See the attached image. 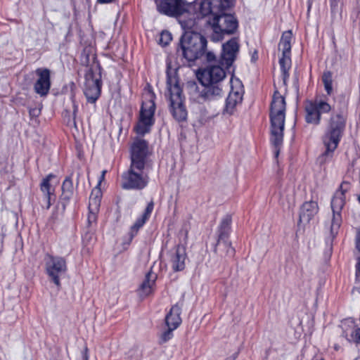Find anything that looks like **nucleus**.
<instances>
[{
	"mask_svg": "<svg viewBox=\"0 0 360 360\" xmlns=\"http://www.w3.org/2000/svg\"><path fill=\"white\" fill-rule=\"evenodd\" d=\"M232 4L231 0H201L195 4L200 15L208 16L207 22L211 27V37L214 41L221 40L226 34L234 33L238 27L234 16L225 13Z\"/></svg>",
	"mask_w": 360,
	"mask_h": 360,
	"instance_id": "nucleus-1",
	"label": "nucleus"
},
{
	"mask_svg": "<svg viewBox=\"0 0 360 360\" xmlns=\"http://www.w3.org/2000/svg\"><path fill=\"white\" fill-rule=\"evenodd\" d=\"M285 101L278 91L275 90L270 107L271 142L275 148V155L279 154L283 143L285 125Z\"/></svg>",
	"mask_w": 360,
	"mask_h": 360,
	"instance_id": "nucleus-2",
	"label": "nucleus"
},
{
	"mask_svg": "<svg viewBox=\"0 0 360 360\" xmlns=\"http://www.w3.org/2000/svg\"><path fill=\"white\" fill-rule=\"evenodd\" d=\"M346 117L340 113H333L327 120L322 141L326 151L324 155H330L338 148L346 127Z\"/></svg>",
	"mask_w": 360,
	"mask_h": 360,
	"instance_id": "nucleus-3",
	"label": "nucleus"
},
{
	"mask_svg": "<svg viewBox=\"0 0 360 360\" xmlns=\"http://www.w3.org/2000/svg\"><path fill=\"white\" fill-rule=\"evenodd\" d=\"M180 45L184 57L188 61H194L205 53L207 40L198 32H186L181 38Z\"/></svg>",
	"mask_w": 360,
	"mask_h": 360,
	"instance_id": "nucleus-4",
	"label": "nucleus"
},
{
	"mask_svg": "<svg viewBox=\"0 0 360 360\" xmlns=\"http://www.w3.org/2000/svg\"><path fill=\"white\" fill-rule=\"evenodd\" d=\"M167 87L171 113L179 122L185 120L187 111L184 105L182 90L175 75H171L167 73Z\"/></svg>",
	"mask_w": 360,
	"mask_h": 360,
	"instance_id": "nucleus-5",
	"label": "nucleus"
},
{
	"mask_svg": "<svg viewBox=\"0 0 360 360\" xmlns=\"http://www.w3.org/2000/svg\"><path fill=\"white\" fill-rule=\"evenodd\" d=\"M154 98V94L150 91L145 94V100L142 103L139 119L134 127L136 132L139 135L143 136L148 133L154 124V113L155 110Z\"/></svg>",
	"mask_w": 360,
	"mask_h": 360,
	"instance_id": "nucleus-6",
	"label": "nucleus"
},
{
	"mask_svg": "<svg viewBox=\"0 0 360 360\" xmlns=\"http://www.w3.org/2000/svg\"><path fill=\"white\" fill-rule=\"evenodd\" d=\"M349 188V184L343 182L340 185V190L335 192L331 200L333 218L330 225V233L332 239L338 234L342 223L341 210L345 202V193L347 191Z\"/></svg>",
	"mask_w": 360,
	"mask_h": 360,
	"instance_id": "nucleus-7",
	"label": "nucleus"
},
{
	"mask_svg": "<svg viewBox=\"0 0 360 360\" xmlns=\"http://www.w3.org/2000/svg\"><path fill=\"white\" fill-rule=\"evenodd\" d=\"M150 155V152L147 141L140 138L134 139L130 147L131 164L133 167L139 169L148 167Z\"/></svg>",
	"mask_w": 360,
	"mask_h": 360,
	"instance_id": "nucleus-8",
	"label": "nucleus"
},
{
	"mask_svg": "<svg viewBox=\"0 0 360 360\" xmlns=\"http://www.w3.org/2000/svg\"><path fill=\"white\" fill-rule=\"evenodd\" d=\"M291 31H287L283 33L278 49L282 51V56L279 59V64L282 72L283 84L285 87L287 80L289 77V70L291 65L290 50H291Z\"/></svg>",
	"mask_w": 360,
	"mask_h": 360,
	"instance_id": "nucleus-9",
	"label": "nucleus"
},
{
	"mask_svg": "<svg viewBox=\"0 0 360 360\" xmlns=\"http://www.w3.org/2000/svg\"><path fill=\"white\" fill-rule=\"evenodd\" d=\"M228 68L221 63L208 64L205 68L198 70L197 77L203 86L221 83L226 77V70Z\"/></svg>",
	"mask_w": 360,
	"mask_h": 360,
	"instance_id": "nucleus-10",
	"label": "nucleus"
},
{
	"mask_svg": "<svg viewBox=\"0 0 360 360\" xmlns=\"http://www.w3.org/2000/svg\"><path fill=\"white\" fill-rule=\"evenodd\" d=\"M145 170L134 168L131 164L129 169L122 174V187L126 189H142L146 187L148 176Z\"/></svg>",
	"mask_w": 360,
	"mask_h": 360,
	"instance_id": "nucleus-11",
	"label": "nucleus"
},
{
	"mask_svg": "<svg viewBox=\"0 0 360 360\" xmlns=\"http://www.w3.org/2000/svg\"><path fill=\"white\" fill-rule=\"evenodd\" d=\"M331 105L321 99H315L305 105V120L309 124L319 125L321 120V114L328 113Z\"/></svg>",
	"mask_w": 360,
	"mask_h": 360,
	"instance_id": "nucleus-12",
	"label": "nucleus"
},
{
	"mask_svg": "<svg viewBox=\"0 0 360 360\" xmlns=\"http://www.w3.org/2000/svg\"><path fill=\"white\" fill-rule=\"evenodd\" d=\"M46 270L48 276L58 287L60 286V277L67 271V263L64 257L47 255Z\"/></svg>",
	"mask_w": 360,
	"mask_h": 360,
	"instance_id": "nucleus-13",
	"label": "nucleus"
},
{
	"mask_svg": "<svg viewBox=\"0 0 360 360\" xmlns=\"http://www.w3.org/2000/svg\"><path fill=\"white\" fill-rule=\"evenodd\" d=\"M84 95L88 102L94 103L98 99L101 93V75L94 73V69H88L86 75Z\"/></svg>",
	"mask_w": 360,
	"mask_h": 360,
	"instance_id": "nucleus-14",
	"label": "nucleus"
},
{
	"mask_svg": "<svg viewBox=\"0 0 360 360\" xmlns=\"http://www.w3.org/2000/svg\"><path fill=\"white\" fill-rule=\"evenodd\" d=\"M157 7L160 13L170 17L180 16L188 10V5L182 0H161Z\"/></svg>",
	"mask_w": 360,
	"mask_h": 360,
	"instance_id": "nucleus-15",
	"label": "nucleus"
},
{
	"mask_svg": "<svg viewBox=\"0 0 360 360\" xmlns=\"http://www.w3.org/2000/svg\"><path fill=\"white\" fill-rule=\"evenodd\" d=\"M239 44L237 38H232L222 46V52L219 63L225 68H230L236 58L239 51Z\"/></svg>",
	"mask_w": 360,
	"mask_h": 360,
	"instance_id": "nucleus-16",
	"label": "nucleus"
},
{
	"mask_svg": "<svg viewBox=\"0 0 360 360\" xmlns=\"http://www.w3.org/2000/svg\"><path fill=\"white\" fill-rule=\"evenodd\" d=\"M36 74L39 78L34 84V90L40 96H46L51 87L50 70L47 68H38Z\"/></svg>",
	"mask_w": 360,
	"mask_h": 360,
	"instance_id": "nucleus-17",
	"label": "nucleus"
},
{
	"mask_svg": "<svg viewBox=\"0 0 360 360\" xmlns=\"http://www.w3.org/2000/svg\"><path fill=\"white\" fill-rule=\"evenodd\" d=\"M231 219L229 217L224 218L219 228V236L216 245L217 248L223 245L227 249V253H233V250L231 248V243L228 240V236L230 232Z\"/></svg>",
	"mask_w": 360,
	"mask_h": 360,
	"instance_id": "nucleus-18",
	"label": "nucleus"
},
{
	"mask_svg": "<svg viewBox=\"0 0 360 360\" xmlns=\"http://www.w3.org/2000/svg\"><path fill=\"white\" fill-rule=\"evenodd\" d=\"M204 86V89L200 94V98L205 101L217 100L224 94L221 83L210 84Z\"/></svg>",
	"mask_w": 360,
	"mask_h": 360,
	"instance_id": "nucleus-19",
	"label": "nucleus"
},
{
	"mask_svg": "<svg viewBox=\"0 0 360 360\" xmlns=\"http://www.w3.org/2000/svg\"><path fill=\"white\" fill-rule=\"evenodd\" d=\"M243 96V89L240 84L236 89L231 86V90L226 98L225 111L231 115L234 108L242 102Z\"/></svg>",
	"mask_w": 360,
	"mask_h": 360,
	"instance_id": "nucleus-20",
	"label": "nucleus"
},
{
	"mask_svg": "<svg viewBox=\"0 0 360 360\" xmlns=\"http://www.w3.org/2000/svg\"><path fill=\"white\" fill-rule=\"evenodd\" d=\"M186 258V249L182 245H177L174 252L171 253L170 262L174 271H182L185 268Z\"/></svg>",
	"mask_w": 360,
	"mask_h": 360,
	"instance_id": "nucleus-21",
	"label": "nucleus"
},
{
	"mask_svg": "<svg viewBox=\"0 0 360 360\" xmlns=\"http://www.w3.org/2000/svg\"><path fill=\"white\" fill-rule=\"evenodd\" d=\"M318 205L314 201H309L304 202L300 212V223L306 224H308L311 219L318 212Z\"/></svg>",
	"mask_w": 360,
	"mask_h": 360,
	"instance_id": "nucleus-22",
	"label": "nucleus"
},
{
	"mask_svg": "<svg viewBox=\"0 0 360 360\" xmlns=\"http://www.w3.org/2000/svg\"><path fill=\"white\" fill-rule=\"evenodd\" d=\"M153 207H154V203L153 201H150L148 204V205L145 210V212L142 214V216L141 217L138 218L136 220V221L134 222V224L131 226L130 232H129L131 238H133L134 236L136 235L139 229L141 228L145 224V223L147 221V220L149 219V217L152 213V211L153 210Z\"/></svg>",
	"mask_w": 360,
	"mask_h": 360,
	"instance_id": "nucleus-23",
	"label": "nucleus"
},
{
	"mask_svg": "<svg viewBox=\"0 0 360 360\" xmlns=\"http://www.w3.org/2000/svg\"><path fill=\"white\" fill-rule=\"evenodd\" d=\"M181 308L179 304L174 305L165 317V323L167 327L176 329L181 323L180 314Z\"/></svg>",
	"mask_w": 360,
	"mask_h": 360,
	"instance_id": "nucleus-24",
	"label": "nucleus"
},
{
	"mask_svg": "<svg viewBox=\"0 0 360 360\" xmlns=\"http://www.w3.org/2000/svg\"><path fill=\"white\" fill-rule=\"evenodd\" d=\"M156 278V274L152 272H148L146 274L144 281L139 289V293L141 297H146L153 292Z\"/></svg>",
	"mask_w": 360,
	"mask_h": 360,
	"instance_id": "nucleus-25",
	"label": "nucleus"
},
{
	"mask_svg": "<svg viewBox=\"0 0 360 360\" xmlns=\"http://www.w3.org/2000/svg\"><path fill=\"white\" fill-rule=\"evenodd\" d=\"M54 177V175L51 174H49L46 178H44L42 180L40 184L41 191L44 193L46 198L47 209H49L51 206V197L52 195H53L54 188L53 186L51 184L50 181Z\"/></svg>",
	"mask_w": 360,
	"mask_h": 360,
	"instance_id": "nucleus-26",
	"label": "nucleus"
},
{
	"mask_svg": "<svg viewBox=\"0 0 360 360\" xmlns=\"http://www.w3.org/2000/svg\"><path fill=\"white\" fill-rule=\"evenodd\" d=\"M101 199V193L99 189L93 190L89 202V211L98 212Z\"/></svg>",
	"mask_w": 360,
	"mask_h": 360,
	"instance_id": "nucleus-27",
	"label": "nucleus"
},
{
	"mask_svg": "<svg viewBox=\"0 0 360 360\" xmlns=\"http://www.w3.org/2000/svg\"><path fill=\"white\" fill-rule=\"evenodd\" d=\"M74 187L70 177H67L62 185V197L63 199L70 200L73 195Z\"/></svg>",
	"mask_w": 360,
	"mask_h": 360,
	"instance_id": "nucleus-28",
	"label": "nucleus"
},
{
	"mask_svg": "<svg viewBox=\"0 0 360 360\" xmlns=\"http://www.w3.org/2000/svg\"><path fill=\"white\" fill-rule=\"evenodd\" d=\"M322 81L328 95H330L333 91L332 73L329 71L323 72L322 76Z\"/></svg>",
	"mask_w": 360,
	"mask_h": 360,
	"instance_id": "nucleus-29",
	"label": "nucleus"
},
{
	"mask_svg": "<svg viewBox=\"0 0 360 360\" xmlns=\"http://www.w3.org/2000/svg\"><path fill=\"white\" fill-rule=\"evenodd\" d=\"M181 27L186 32H196L195 22L192 19L188 20H179Z\"/></svg>",
	"mask_w": 360,
	"mask_h": 360,
	"instance_id": "nucleus-30",
	"label": "nucleus"
},
{
	"mask_svg": "<svg viewBox=\"0 0 360 360\" xmlns=\"http://www.w3.org/2000/svg\"><path fill=\"white\" fill-rule=\"evenodd\" d=\"M167 330L163 332L160 336L161 342H166L169 340L173 337V330L175 329H172V327H167Z\"/></svg>",
	"mask_w": 360,
	"mask_h": 360,
	"instance_id": "nucleus-31",
	"label": "nucleus"
},
{
	"mask_svg": "<svg viewBox=\"0 0 360 360\" xmlns=\"http://www.w3.org/2000/svg\"><path fill=\"white\" fill-rule=\"evenodd\" d=\"M172 40L171 34L167 31H164L161 33L160 38V43L163 46L167 45Z\"/></svg>",
	"mask_w": 360,
	"mask_h": 360,
	"instance_id": "nucleus-32",
	"label": "nucleus"
},
{
	"mask_svg": "<svg viewBox=\"0 0 360 360\" xmlns=\"http://www.w3.org/2000/svg\"><path fill=\"white\" fill-rule=\"evenodd\" d=\"M351 341H354L356 343H360V328L354 327L352 334L351 338L349 339Z\"/></svg>",
	"mask_w": 360,
	"mask_h": 360,
	"instance_id": "nucleus-33",
	"label": "nucleus"
},
{
	"mask_svg": "<svg viewBox=\"0 0 360 360\" xmlns=\"http://www.w3.org/2000/svg\"><path fill=\"white\" fill-rule=\"evenodd\" d=\"M98 212L89 211V214L87 217L89 225L91 226L92 224L96 221Z\"/></svg>",
	"mask_w": 360,
	"mask_h": 360,
	"instance_id": "nucleus-34",
	"label": "nucleus"
},
{
	"mask_svg": "<svg viewBox=\"0 0 360 360\" xmlns=\"http://www.w3.org/2000/svg\"><path fill=\"white\" fill-rule=\"evenodd\" d=\"M206 59L210 63L209 64H219V60H216L214 54L212 52L206 53Z\"/></svg>",
	"mask_w": 360,
	"mask_h": 360,
	"instance_id": "nucleus-35",
	"label": "nucleus"
},
{
	"mask_svg": "<svg viewBox=\"0 0 360 360\" xmlns=\"http://www.w3.org/2000/svg\"><path fill=\"white\" fill-rule=\"evenodd\" d=\"M88 351L87 347H85L84 350L82 352L80 360H89Z\"/></svg>",
	"mask_w": 360,
	"mask_h": 360,
	"instance_id": "nucleus-36",
	"label": "nucleus"
},
{
	"mask_svg": "<svg viewBox=\"0 0 360 360\" xmlns=\"http://www.w3.org/2000/svg\"><path fill=\"white\" fill-rule=\"evenodd\" d=\"M356 246L359 251H360V229L358 231L356 237Z\"/></svg>",
	"mask_w": 360,
	"mask_h": 360,
	"instance_id": "nucleus-37",
	"label": "nucleus"
},
{
	"mask_svg": "<svg viewBox=\"0 0 360 360\" xmlns=\"http://www.w3.org/2000/svg\"><path fill=\"white\" fill-rule=\"evenodd\" d=\"M106 172H107L106 170H103L102 171L101 175L100 176L99 184L105 179V175Z\"/></svg>",
	"mask_w": 360,
	"mask_h": 360,
	"instance_id": "nucleus-38",
	"label": "nucleus"
},
{
	"mask_svg": "<svg viewBox=\"0 0 360 360\" xmlns=\"http://www.w3.org/2000/svg\"><path fill=\"white\" fill-rule=\"evenodd\" d=\"M114 0H98V2L100 4H109L112 2Z\"/></svg>",
	"mask_w": 360,
	"mask_h": 360,
	"instance_id": "nucleus-39",
	"label": "nucleus"
},
{
	"mask_svg": "<svg viewBox=\"0 0 360 360\" xmlns=\"http://www.w3.org/2000/svg\"><path fill=\"white\" fill-rule=\"evenodd\" d=\"M77 110V107L74 104V110H73L74 116H75Z\"/></svg>",
	"mask_w": 360,
	"mask_h": 360,
	"instance_id": "nucleus-40",
	"label": "nucleus"
},
{
	"mask_svg": "<svg viewBox=\"0 0 360 360\" xmlns=\"http://www.w3.org/2000/svg\"><path fill=\"white\" fill-rule=\"evenodd\" d=\"M357 271H358V273L360 274V262H359V264L357 265Z\"/></svg>",
	"mask_w": 360,
	"mask_h": 360,
	"instance_id": "nucleus-41",
	"label": "nucleus"
},
{
	"mask_svg": "<svg viewBox=\"0 0 360 360\" xmlns=\"http://www.w3.org/2000/svg\"><path fill=\"white\" fill-rule=\"evenodd\" d=\"M72 124L74 125V127H76V123H75V120H73V122H72Z\"/></svg>",
	"mask_w": 360,
	"mask_h": 360,
	"instance_id": "nucleus-42",
	"label": "nucleus"
},
{
	"mask_svg": "<svg viewBox=\"0 0 360 360\" xmlns=\"http://www.w3.org/2000/svg\"><path fill=\"white\" fill-rule=\"evenodd\" d=\"M312 360H323V359H313Z\"/></svg>",
	"mask_w": 360,
	"mask_h": 360,
	"instance_id": "nucleus-43",
	"label": "nucleus"
},
{
	"mask_svg": "<svg viewBox=\"0 0 360 360\" xmlns=\"http://www.w3.org/2000/svg\"><path fill=\"white\" fill-rule=\"evenodd\" d=\"M358 199H359V201L360 202V195L359 196Z\"/></svg>",
	"mask_w": 360,
	"mask_h": 360,
	"instance_id": "nucleus-44",
	"label": "nucleus"
},
{
	"mask_svg": "<svg viewBox=\"0 0 360 360\" xmlns=\"http://www.w3.org/2000/svg\"><path fill=\"white\" fill-rule=\"evenodd\" d=\"M155 1H157L158 0H155Z\"/></svg>",
	"mask_w": 360,
	"mask_h": 360,
	"instance_id": "nucleus-45",
	"label": "nucleus"
}]
</instances>
